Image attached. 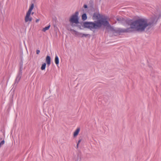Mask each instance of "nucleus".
I'll return each mask as SVG.
<instances>
[{"instance_id": "obj_1", "label": "nucleus", "mask_w": 161, "mask_h": 161, "mask_svg": "<svg viewBox=\"0 0 161 161\" xmlns=\"http://www.w3.org/2000/svg\"><path fill=\"white\" fill-rule=\"evenodd\" d=\"M128 23L130 26V28L126 29L119 28L117 30V32L118 33L133 31L142 32L146 29L150 28L153 25V22L144 18H139L134 20H130L128 21Z\"/></svg>"}, {"instance_id": "obj_2", "label": "nucleus", "mask_w": 161, "mask_h": 161, "mask_svg": "<svg viewBox=\"0 0 161 161\" xmlns=\"http://www.w3.org/2000/svg\"><path fill=\"white\" fill-rule=\"evenodd\" d=\"M94 20H97L96 22H86L83 25L85 27L89 28L91 30L93 29H97L100 28L102 25L108 27H111L108 21L103 16L99 13H94L92 17Z\"/></svg>"}, {"instance_id": "obj_3", "label": "nucleus", "mask_w": 161, "mask_h": 161, "mask_svg": "<svg viewBox=\"0 0 161 161\" xmlns=\"http://www.w3.org/2000/svg\"><path fill=\"white\" fill-rule=\"evenodd\" d=\"M78 15V12H76L70 17L69 21L70 24L72 27L76 26L79 23Z\"/></svg>"}, {"instance_id": "obj_4", "label": "nucleus", "mask_w": 161, "mask_h": 161, "mask_svg": "<svg viewBox=\"0 0 161 161\" xmlns=\"http://www.w3.org/2000/svg\"><path fill=\"white\" fill-rule=\"evenodd\" d=\"M34 7V4H31V6L26 13V16L25 17V22H31L32 20V18L30 17V15L31 13V11Z\"/></svg>"}, {"instance_id": "obj_5", "label": "nucleus", "mask_w": 161, "mask_h": 161, "mask_svg": "<svg viewBox=\"0 0 161 161\" xmlns=\"http://www.w3.org/2000/svg\"><path fill=\"white\" fill-rule=\"evenodd\" d=\"M80 130V128L78 127L74 132L73 133V136L74 137H76L79 134Z\"/></svg>"}, {"instance_id": "obj_6", "label": "nucleus", "mask_w": 161, "mask_h": 161, "mask_svg": "<svg viewBox=\"0 0 161 161\" xmlns=\"http://www.w3.org/2000/svg\"><path fill=\"white\" fill-rule=\"evenodd\" d=\"M46 62L47 64L49 65L51 63V58L50 56H47L46 58Z\"/></svg>"}, {"instance_id": "obj_7", "label": "nucleus", "mask_w": 161, "mask_h": 161, "mask_svg": "<svg viewBox=\"0 0 161 161\" xmlns=\"http://www.w3.org/2000/svg\"><path fill=\"white\" fill-rule=\"evenodd\" d=\"M55 63L56 65H58L59 64V59L57 55H56L55 58Z\"/></svg>"}, {"instance_id": "obj_8", "label": "nucleus", "mask_w": 161, "mask_h": 161, "mask_svg": "<svg viewBox=\"0 0 161 161\" xmlns=\"http://www.w3.org/2000/svg\"><path fill=\"white\" fill-rule=\"evenodd\" d=\"M50 26L51 25H49L48 26H46L44 28H43L42 30V31L44 32H45L46 31L49 29L50 27Z\"/></svg>"}, {"instance_id": "obj_9", "label": "nucleus", "mask_w": 161, "mask_h": 161, "mask_svg": "<svg viewBox=\"0 0 161 161\" xmlns=\"http://www.w3.org/2000/svg\"><path fill=\"white\" fill-rule=\"evenodd\" d=\"M87 18L86 15V14H83L82 15V19L83 20H85Z\"/></svg>"}, {"instance_id": "obj_10", "label": "nucleus", "mask_w": 161, "mask_h": 161, "mask_svg": "<svg viewBox=\"0 0 161 161\" xmlns=\"http://www.w3.org/2000/svg\"><path fill=\"white\" fill-rule=\"evenodd\" d=\"M46 64L45 63H43L41 67V69L42 70H44L45 69L46 66Z\"/></svg>"}, {"instance_id": "obj_11", "label": "nucleus", "mask_w": 161, "mask_h": 161, "mask_svg": "<svg viewBox=\"0 0 161 161\" xmlns=\"http://www.w3.org/2000/svg\"><path fill=\"white\" fill-rule=\"evenodd\" d=\"M20 78H21L20 76L19 75L17 76L16 79V81L17 83H18L19 82V81L20 80Z\"/></svg>"}, {"instance_id": "obj_12", "label": "nucleus", "mask_w": 161, "mask_h": 161, "mask_svg": "<svg viewBox=\"0 0 161 161\" xmlns=\"http://www.w3.org/2000/svg\"><path fill=\"white\" fill-rule=\"evenodd\" d=\"M80 34L81 35V37H83L84 36L86 37L89 35V34H83L82 33H80Z\"/></svg>"}, {"instance_id": "obj_13", "label": "nucleus", "mask_w": 161, "mask_h": 161, "mask_svg": "<svg viewBox=\"0 0 161 161\" xmlns=\"http://www.w3.org/2000/svg\"><path fill=\"white\" fill-rule=\"evenodd\" d=\"M4 143V140L2 141L0 143V147H1V146Z\"/></svg>"}, {"instance_id": "obj_14", "label": "nucleus", "mask_w": 161, "mask_h": 161, "mask_svg": "<svg viewBox=\"0 0 161 161\" xmlns=\"http://www.w3.org/2000/svg\"><path fill=\"white\" fill-rule=\"evenodd\" d=\"M40 52V51L39 50H37L36 51V53L37 54H38Z\"/></svg>"}, {"instance_id": "obj_15", "label": "nucleus", "mask_w": 161, "mask_h": 161, "mask_svg": "<svg viewBox=\"0 0 161 161\" xmlns=\"http://www.w3.org/2000/svg\"><path fill=\"white\" fill-rule=\"evenodd\" d=\"M81 140H79L78 142V143H77V144H79V143H80V142H81Z\"/></svg>"}, {"instance_id": "obj_16", "label": "nucleus", "mask_w": 161, "mask_h": 161, "mask_svg": "<svg viewBox=\"0 0 161 161\" xmlns=\"http://www.w3.org/2000/svg\"><path fill=\"white\" fill-rule=\"evenodd\" d=\"M40 20L39 19H37L36 20V22L37 23Z\"/></svg>"}, {"instance_id": "obj_17", "label": "nucleus", "mask_w": 161, "mask_h": 161, "mask_svg": "<svg viewBox=\"0 0 161 161\" xmlns=\"http://www.w3.org/2000/svg\"><path fill=\"white\" fill-rule=\"evenodd\" d=\"M84 8H87V5H85L84 6Z\"/></svg>"}, {"instance_id": "obj_18", "label": "nucleus", "mask_w": 161, "mask_h": 161, "mask_svg": "<svg viewBox=\"0 0 161 161\" xmlns=\"http://www.w3.org/2000/svg\"><path fill=\"white\" fill-rule=\"evenodd\" d=\"M117 19L118 21H120L121 20V19L120 18H117Z\"/></svg>"}, {"instance_id": "obj_19", "label": "nucleus", "mask_w": 161, "mask_h": 161, "mask_svg": "<svg viewBox=\"0 0 161 161\" xmlns=\"http://www.w3.org/2000/svg\"><path fill=\"white\" fill-rule=\"evenodd\" d=\"M79 145V144H77V145H76V148H78Z\"/></svg>"}, {"instance_id": "obj_20", "label": "nucleus", "mask_w": 161, "mask_h": 161, "mask_svg": "<svg viewBox=\"0 0 161 161\" xmlns=\"http://www.w3.org/2000/svg\"><path fill=\"white\" fill-rule=\"evenodd\" d=\"M34 14L33 12H32V14Z\"/></svg>"}, {"instance_id": "obj_21", "label": "nucleus", "mask_w": 161, "mask_h": 161, "mask_svg": "<svg viewBox=\"0 0 161 161\" xmlns=\"http://www.w3.org/2000/svg\"><path fill=\"white\" fill-rule=\"evenodd\" d=\"M73 31H74L75 32V30H73Z\"/></svg>"}]
</instances>
